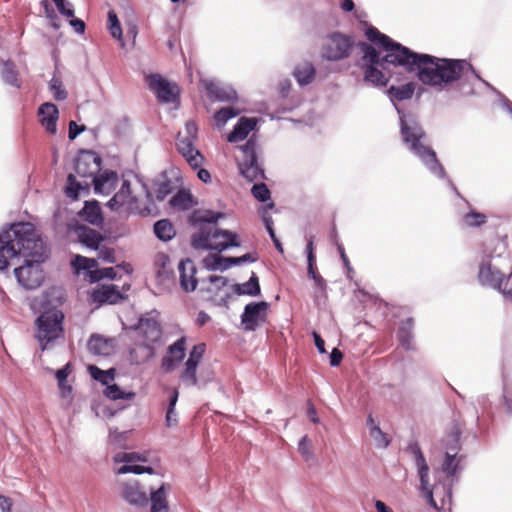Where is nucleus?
Returning a JSON list of instances; mask_svg holds the SVG:
<instances>
[{
    "mask_svg": "<svg viewBox=\"0 0 512 512\" xmlns=\"http://www.w3.org/2000/svg\"><path fill=\"white\" fill-rule=\"evenodd\" d=\"M0 271H7L9 260L22 256L24 264L14 269L21 287L34 290L41 286L45 275L41 263L45 257V245L29 222L13 223L0 233Z\"/></svg>",
    "mask_w": 512,
    "mask_h": 512,
    "instance_id": "f257e3e1",
    "label": "nucleus"
},
{
    "mask_svg": "<svg viewBox=\"0 0 512 512\" xmlns=\"http://www.w3.org/2000/svg\"><path fill=\"white\" fill-rule=\"evenodd\" d=\"M398 54L388 56L399 64L406 72L414 73L424 85L443 89L459 80L467 72H471L487 87L496 91L487 81L482 79L466 60L438 58L429 54L417 53L407 47H399Z\"/></svg>",
    "mask_w": 512,
    "mask_h": 512,
    "instance_id": "f03ea898",
    "label": "nucleus"
},
{
    "mask_svg": "<svg viewBox=\"0 0 512 512\" xmlns=\"http://www.w3.org/2000/svg\"><path fill=\"white\" fill-rule=\"evenodd\" d=\"M222 213L211 210H195L189 217V222L198 226V231L191 237V246L195 250H215L222 252L230 247H239L238 235L229 230L217 227V221Z\"/></svg>",
    "mask_w": 512,
    "mask_h": 512,
    "instance_id": "7ed1b4c3",
    "label": "nucleus"
},
{
    "mask_svg": "<svg viewBox=\"0 0 512 512\" xmlns=\"http://www.w3.org/2000/svg\"><path fill=\"white\" fill-rule=\"evenodd\" d=\"M400 118V133L404 144L416 155L429 171L438 178H445L446 172L438 161L435 151L426 144L427 137L421 125L412 117H407L396 106Z\"/></svg>",
    "mask_w": 512,
    "mask_h": 512,
    "instance_id": "20e7f679",
    "label": "nucleus"
},
{
    "mask_svg": "<svg viewBox=\"0 0 512 512\" xmlns=\"http://www.w3.org/2000/svg\"><path fill=\"white\" fill-rule=\"evenodd\" d=\"M409 453L413 455L420 479V490L428 504L439 511L452 501V489L450 485L436 483L431 486L429 483V467L422 450L417 441L409 442L407 446Z\"/></svg>",
    "mask_w": 512,
    "mask_h": 512,
    "instance_id": "39448f33",
    "label": "nucleus"
},
{
    "mask_svg": "<svg viewBox=\"0 0 512 512\" xmlns=\"http://www.w3.org/2000/svg\"><path fill=\"white\" fill-rule=\"evenodd\" d=\"M365 35L369 41L381 47L386 52V54L380 58L379 53L373 46L365 42H360L358 47L363 53V68L366 66L379 65L381 69L386 70L388 69L389 65L399 66V64L393 60V57L389 58L388 56L398 54V48L404 47L402 44L395 42L389 36L381 33L377 28L373 26L367 28Z\"/></svg>",
    "mask_w": 512,
    "mask_h": 512,
    "instance_id": "423d86ee",
    "label": "nucleus"
},
{
    "mask_svg": "<svg viewBox=\"0 0 512 512\" xmlns=\"http://www.w3.org/2000/svg\"><path fill=\"white\" fill-rule=\"evenodd\" d=\"M133 328L138 332L142 341L137 345V348L130 352L131 359L135 364L144 363L154 357V345L160 341L162 330L156 320L143 317Z\"/></svg>",
    "mask_w": 512,
    "mask_h": 512,
    "instance_id": "0eeeda50",
    "label": "nucleus"
},
{
    "mask_svg": "<svg viewBox=\"0 0 512 512\" xmlns=\"http://www.w3.org/2000/svg\"><path fill=\"white\" fill-rule=\"evenodd\" d=\"M64 314L58 309L44 311L37 317L35 337L41 350L50 349L55 341L63 337Z\"/></svg>",
    "mask_w": 512,
    "mask_h": 512,
    "instance_id": "6e6552de",
    "label": "nucleus"
},
{
    "mask_svg": "<svg viewBox=\"0 0 512 512\" xmlns=\"http://www.w3.org/2000/svg\"><path fill=\"white\" fill-rule=\"evenodd\" d=\"M239 149L242 152V157L238 160V168L241 175L250 182L264 180L265 172L258 162L257 141L254 135L244 145H241Z\"/></svg>",
    "mask_w": 512,
    "mask_h": 512,
    "instance_id": "1a4fd4ad",
    "label": "nucleus"
},
{
    "mask_svg": "<svg viewBox=\"0 0 512 512\" xmlns=\"http://www.w3.org/2000/svg\"><path fill=\"white\" fill-rule=\"evenodd\" d=\"M353 40L342 33L334 32L325 38L322 57L329 61H339L350 56Z\"/></svg>",
    "mask_w": 512,
    "mask_h": 512,
    "instance_id": "9d476101",
    "label": "nucleus"
},
{
    "mask_svg": "<svg viewBox=\"0 0 512 512\" xmlns=\"http://www.w3.org/2000/svg\"><path fill=\"white\" fill-rule=\"evenodd\" d=\"M491 255L483 258L479 267L478 279L482 285L490 286L497 289L505 297L512 299V291L503 288L502 285H507L508 279L505 278L504 274L495 266L491 264Z\"/></svg>",
    "mask_w": 512,
    "mask_h": 512,
    "instance_id": "9b49d317",
    "label": "nucleus"
},
{
    "mask_svg": "<svg viewBox=\"0 0 512 512\" xmlns=\"http://www.w3.org/2000/svg\"><path fill=\"white\" fill-rule=\"evenodd\" d=\"M149 89L152 90L162 103H175L179 99V88L168 82L160 74H150L147 77Z\"/></svg>",
    "mask_w": 512,
    "mask_h": 512,
    "instance_id": "f8f14e48",
    "label": "nucleus"
},
{
    "mask_svg": "<svg viewBox=\"0 0 512 512\" xmlns=\"http://www.w3.org/2000/svg\"><path fill=\"white\" fill-rule=\"evenodd\" d=\"M268 303L265 301L251 302L244 307L241 324L246 331H255L260 323L265 322Z\"/></svg>",
    "mask_w": 512,
    "mask_h": 512,
    "instance_id": "ddd939ff",
    "label": "nucleus"
},
{
    "mask_svg": "<svg viewBox=\"0 0 512 512\" xmlns=\"http://www.w3.org/2000/svg\"><path fill=\"white\" fill-rule=\"evenodd\" d=\"M257 259V256L252 253H246L240 257H224L219 254H212L206 257L204 262L210 270L225 271L232 266L254 263Z\"/></svg>",
    "mask_w": 512,
    "mask_h": 512,
    "instance_id": "4468645a",
    "label": "nucleus"
},
{
    "mask_svg": "<svg viewBox=\"0 0 512 512\" xmlns=\"http://www.w3.org/2000/svg\"><path fill=\"white\" fill-rule=\"evenodd\" d=\"M120 495L129 505L137 508H145L149 503L146 490L137 480L122 483Z\"/></svg>",
    "mask_w": 512,
    "mask_h": 512,
    "instance_id": "2eb2a0df",
    "label": "nucleus"
},
{
    "mask_svg": "<svg viewBox=\"0 0 512 512\" xmlns=\"http://www.w3.org/2000/svg\"><path fill=\"white\" fill-rule=\"evenodd\" d=\"M206 91L210 99L220 102H236L238 95L236 90L228 85L217 81H210L206 84Z\"/></svg>",
    "mask_w": 512,
    "mask_h": 512,
    "instance_id": "dca6fc26",
    "label": "nucleus"
},
{
    "mask_svg": "<svg viewBox=\"0 0 512 512\" xmlns=\"http://www.w3.org/2000/svg\"><path fill=\"white\" fill-rule=\"evenodd\" d=\"M101 159L95 153L87 152L77 158L75 162V172L80 177H95L100 171Z\"/></svg>",
    "mask_w": 512,
    "mask_h": 512,
    "instance_id": "f3484780",
    "label": "nucleus"
},
{
    "mask_svg": "<svg viewBox=\"0 0 512 512\" xmlns=\"http://www.w3.org/2000/svg\"><path fill=\"white\" fill-rule=\"evenodd\" d=\"M180 286L186 292H192L196 289L198 280L196 278L197 269L191 259L180 261L178 265Z\"/></svg>",
    "mask_w": 512,
    "mask_h": 512,
    "instance_id": "a211bd4d",
    "label": "nucleus"
},
{
    "mask_svg": "<svg viewBox=\"0 0 512 512\" xmlns=\"http://www.w3.org/2000/svg\"><path fill=\"white\" fill-rule=\"evenodd\" d=\"M186 338L181 337L168 347L167 355L162 359V368L165 371H171L177 363H180L185 357Z\"/></svg>",
    "mask_w": 512,
    "mask_h": 512,
    "instance_id": "6ab92c4d",
    "label": "nucleus"
},
{
    "mask_svg": "<svg viewBox=\"0 0 512 512\" xmlns=\"http://www.w3.org/2000/svg\"><path fill=\"white\" fill-rule=\"evenodd\" d=\"M39 121L46 131L52 135L57 132L58 108L51 102H46L38 108Z\"/></svg>",
    "mask_w": 512,
    "mask_h": 512,
    "instance_id": "aec40b11",
    "label": "nucleus"
},
{
    "mask_svg": "<svg viewBox=\"0 0 512 512\" xmlns=\"http://www.w3.org/2000/svg\"><path fill=\"white\" fill-rule=\"evenodd\" d=\"M75 234L81 244L94 250L99 249L100 243L104 240L98 231L84 225L77 226Z\"/></svg>",
    "mask_w": 512,
    "mask_h": 512,
    "instance_id": "412c9836",
    "label": "nucleus"
},
{
    "mask_svg": "<svg viewBox=\"0 0 512 512\" xmlns=\"http://www.w3.org/2000/svg\"><path fill=\"white\" fill-rule=\"evenodd\" d=\"M257 120L255 118H246L241 117L233 130L228 135V141L231 143H236L244 140L247 135L254 130L256 126Z\"/></svg>",
    "mask_w": 512,
    "mask_h": 512,
    "instance_id": "4be33fe9",
    "label": "nucleus"
},
{
    "mask_svg": "<svg viewBox=\"0 0 512 512\" xmlns=\"http://www.w3.org/2000/svg\"><path fill=\"white\" fill-rule=\"evenodd\" d=\"M117 180L118 175L115 171H105L93 178L94 190L96 193L109 194L114 189Z\"/></svg>",
    "mask_w": 512,
    "mask_h": 512,
    "instance_id": "5701e85b",
    "label": "nucleus"
},
{
    "mask_svg": "<svg viewBox=\"0 0 512 512\" xmlns=\"http://www.w3.org/2000/svg\"><path fill=\"white\" fill-rule=\"evenodd\" d=\"M167 487L166 484H162L158 489L150 490V512H169Z\"/></svg>",
    "mask_w": 512,
    "mask_h": 512,
    "instance_id": "b1692460",
    "label": "nucleus"
},
{
    "mask_svg": "<svg viewBox=\"0 0 512 512\" xmlns=\"http://www.w3.org/2000/svg\"><path fill=\"white\" fill-rule=\"evenodd\" d=\"M78 215L82 220L92 225H100L103 221L101 208L97 201H86Z\"/></svg>",
    "mask_w": 512,
    "mask_h": 512,
    "instance_id": "393cba45",
    "label": "nucleus"
},
{
    "mask_svg": "<svg viewBox=\"0 0 512 512\" xmlns=\"http://www.w3.org/2000/svg\"><path fill=\"white\" fill-rule=\"evenodd\" d=\"M414 321L413 318H407L406 320L400 323L399 329L397 331V339L400 345L405 350L413 349V330Z\"/></svg>",
    "mask_w": 512,
    "mask_h": 512,
    "instance_id": "a878e982",
    "label": "nucleus"
},
{
    "mask_svg": "<svg viewBox=\"0 0 512 512\" xmlns=\"http://www.w3.org/2000/svg\"><path fill=\"white\" fill-rule=\"evenodd\" d=\"M315 74V67L310 62L298 64L293 71V75L300 86L310 84L314 80Z\"/></svg>",
    "mask_w": 512,
    "mask_h": 512,
    "instance_id": "bb28decb",
    "label": "nucleus"
},
{
    "mask_svg": "<svg viewBox=\"0 0 512 512\" xmlns=\"http://www.w3.org/2000/svg\"><path fill=\"white\" fill-rule=\"evenodd\" d=\"M233 291L237 295H248V296H258L261 293L259 279L257 275L252 272L250 279L242 284H234Z\"/></svg>",
    "mask_w": 512,
    "mask_h": 512,
    "instance_id": "cd10ccee",
    "label": "nucleus"
},
{
    "mask_svg": "<svg viewBox=\"0 0 512 512\" xmlns=\"http://www.w3.org/2000/svg\"><path fill=\"white\" fill-rule=\"evenodd\" d=\"M415 91V84L413 82L406 83L401 86H391L387 90V94L392 102L404 101L410 99Z\"/></svg>",
    "mask_w": 512,
    "mask_h": 512,
    "instance_id": "c85d7f7f",
    "label": "nucleus"
},
{
    "mask_svg": "<svg viewBox=\"0 0 512 512\" xmlns=\"http://www.w3.org/2000/svg\"><path fill=\"white\" fill-rule=\"evenodd\" d=\"M130 195V182L128 180H124L119 191L108 201L107 206L112 210H118L128 202Z\"/></svg>",
    "mask_w": 512,
    "mask_h": 512,
    "instance_id": "c756f323",
    "label": "nucleus"
},
{
    "mask_svg": "<svg viewBox=\"0 0 512 512\" xmlns=\"http://www.w3.org/2000/svg\"><path fill=\"white\" fill-rule=\"evenodd\" d=\"M94 298L101 303L115 304L122 296L115 285H104L95 292Z\"/></svg>",
    "mask_w": 512,
    "mask_h": 512,
    "instance_id": "7c9ffc66",
    "label": "nucleus"
},
{
    "mask_svg": "<svg viewBox=\"0 0 512 512\" xmlns=\"http://www.w3.org/2000/svg\"><path fill=\"white\" fill-rule=\"evenodd\" d=\"M0 64L2 65V70H1L2 80L8 85L19 88L20 82L18 79V72L15 69L14 63L10 60H7V61L0 60Z\"/></svg>",
    "mask_w": 512,
    "mask_h": 512,
    "instance_id": "2f4dec72",
    "label": "nucleus"
},
{
    "mask_svg": "<svg viewBox=\"0 0 512 512\" xmlns=\"http://www.w3.org/2000/svg\"><path fill=\"white\" fill-rule=\"evenodd\" d=\"M156 237L164 242L170 241L176 234L174 226L168 219H161L154 224Z\"/></svg>",
    "mask_w": 512,
    "mask_h": 512,
    "instance_id": "473e14b6",
    "label": "nucleus"
},
{
    "mask_svg": "<svg viewBox=\"0 0 512 512\" xmlns=\"http://www.w3.org/2000/svg\"><path fill=\"white\" fill-rule=\"evenodd\" d=\"M379 68V65L366 66L364 68V80L375 86H386L388 79Z\"/></svg>",
    "mask_w": 512,
    "mask_h": 512,
    "instance_id": "72a5a7b5",
    "label": "nucleus"
},
{
    "mask_svg": "<svg viewBox=\"0 0 512 512\" xmlns=\"http://www.w3.org/2000/svg\"><path fill=\"white\" fill-rule=\"evenodd\" d=\"M170 205L179 210H188L193 205V198L190 192L179 190L171 199Z\"/></svg>",
    "mask_w": 512,
    "mask_h": 512,
    "instance_id": "f704fd0d",
    "label": "nucleus"
},
{
    "mask_svg": "<svg viewBox=\"0 0 512 512\" xmlns=\"http://www.w3.org/2000/svg\"><path fill=\"white\" fill-rule=\"evenodd\" d=\"M88 351L94 355H107L108 343L100 335H92L87 343Z\"/></svg>",
    "mask_w": 512,
    "mask_h": 512,
    "instance_id": "c9c22d12",
    "label": "nucleus"
},
{
    "mask_svg": "<svg viewBox=\"0 0 512 512\" xmlns=\"http://www.w3.org/2000/svg\"><path fill=\"white\" fill-rule=\"evenodd\" d=\"M198 364L192 361H186L184 365V369L181 372L180 379L187 386H196L198 384V379L196 376Z\"/></svg>",
    "mask_w": 512,
    "mask_h": 512,
    "instance_id": "e433bc0d",
    "label": "nucleus"
},
{
    "mask_svg": "<svg viewBox=\"0 0 512 512\" xmlns=\"http://www.w3.org/2000/svg\"><path fill=\"white\" fill-rule=\"evenodd\" d=\"M104 395L111 400H133L135 398L134 392H125L118 385L110 384L104 390Z\"/></svg>",
    "mask_w": 512,
    "mask_h": 512,
    "instance_id": "4c0bfd02",
    "label": "nucleus"
},
{
    "mask_svg": "<svg viewBox=\"0 0 512 512\" xmlns=\"http://www.w3.org/2000/svg\"><path fill=\"white\" fill-rule=\"evenodd\" d=\"M306 254H307V264H308V275L313 279L319 274L316 272V257L314 254V243H313V237L310 236L307 238V245H306Z\"/></svg>",
    "mask_w": 512,
    "mask_h": 512,
    "instance_id": "58836bf2",
    "label": "nucleus"
},
{
    "mask_svg": "<svg viewBox=\"0 0 512 512\" xmlns=\"http://www.w3.org/2000/svg\"><path fill=\"white\" fill-rule=\"evenodd\" d=\"M89 371H90L91 376L95 380L99 381L103 385H106V387L108 385H110L109 383L111 381L114 380V369H109V370L105 371V370H101L100 368L92 365L89 367Z\"/></svg>",
    "mask_w": 512,
    "mask_h": 512,
    "instance_id": "ea45409f",
    "label": "nucleus"
},
{
    "mask_svg": "<svg viewBox=\"0 0 512 512\" xmlns=\"http://www.w3.org/2000/svg\"><path fill=\"white\" fill-rule=\"evenodd\" d=\"M153 187L156 199L158 201L164 200L173 190L172 182L167 178L160 181H155Z\"/></svg>",
    "mask_w": 512,
    "mask_h": 512,
    "instance_id": "a19ab883",
    "label": "nucleus"
},
{
    "mask_svg": "<svg viewBox=\"0 0 512 512\" xmlns=\"http://www.w3.org/2000/svg\"><path fill=\"white\" fill-rule=\"evenodd\" d=\"M240 111L234 107H224L214 114V120L218 126H224L228 120L238 116Z\"/></svg>",
    "mask_w": 512,
    "mask_h": 512,
    "instance_id": "79ce46f5",
    "label": "nucleus"
},
{
    "mask_svg": "<svg viewBox=\"0 0 512 512\" xmlns=\"http://www.w3.org/2000/svg\"><path fill=\"white\" fill-rule=\"evenodd\" d=\"M49 89L55 100L62 101L67 98V91L60 78L53 76L49 82Z\"/></svg>",
    "mask_w": 512,
    "mask_h": 512,
    "instance_id": "37998d69",
    "label": "nucleus"
},
{
    "mask_svg": "<svg viewBox=\"0 0 512 512\" xmlns=\"http://www.w3.org/2000/svg\"><path fill=\"white\" fill-rule=\"evenodd\" d=\"M108 30L113 38L122 40V28L114 11L108 12Z\"/></svg>",
    "mask_w": 512,
    "mask_h": 512,
    "instance_id": "c03bdc74",
    "label": "nucleus"
},
{
    "mask_svg": "<svg viewBox=\"0 0 512 512\" xmlns=\"http://www.w3.org/2000/svg\"><path fill=\"white\" fill-rule=\"evenodd\" d=\"M118 474H127V473H133V474H143V473H148V474H153L154 473V469L150 466H142V465H137L135 463H130V464H124L123 466H121L118 471H117Z\"/></svg>",
    "mask_w": 512,
    "mask_h": 512,
    "instance_id": "a18cd8bd",
    "label": "nucleus"
},
{
    "mask_svg": "<svg viewBox=\"0 0 512 512\" xmlns=\"http://www.w3.org/2000/svg\"><path fill=\"white\" fill-rule=\"evenodd\" d=\"M456 452H446L445 458L442 464V471L446 473L448 477H453L456 474L458 464L455 461Z\"/></svg>",
    "mask_w": 512,
    "mask_h": 512,
    "instance_id": "49530a36",
    "label": "nucleus"
},
{
    "mask_svg": "<svg viewBox=\"0 0 512 512\" xmlns=\"http://www.w3.org/2000/svg\"><path fill=\"white\" fill-rule=\"evenodd\" d=\"M463 221L468 227H479L486 223L487 217L483 213L471 211L464 216Z\"/></svg>",
    "mask_w": 512,
    "mask_h": 512,
    "instance_id": "de8ad7c7",
    "label": "nucleus"
},
{
    "mask_svg": "<svg viewBox=\"0 0 512 512\" xmlns=\"http://www.w3.org/2000/svg\"><path fill=\"white\" fill-rule=\"evenodd\" d=\"M147 456L137 452H123L115 456V461L125 462L126 464L135 462H147Z\"/></svg>",
    "mask_w": 512,
    "mask_h": 512,
    "instance_id": "09e8293b",
    "label": "nucleus"
},
{
    "mask_svg": "<svg viewBox=\"0 0 512 512\" xmlns=\"http://www.w3.org/2000/svg\"><path fill=\"white\" fill-rule=\"evenodd\" d=\"M370 436L379 448H386L390 444L386 433H384L379 425H373L370 429Z\"/></svg>",
    "mask_w": 512,
    "mask_h": 512,
    "instance_id": "8fccbe9b",
    "label": "nucleus"
},
{
    "mask_svg": "<svg viewBox=\"0 0 512 512\" xmlns=\"http://www.w3.org/2000/svg\"><path fill=\"white\" fill-rule=\"evenodd\" d=\"M181 155L186 159L187 163L194 169L200 168L204 160L202 154L196 148L189 150V152H184Z\"/></svg>",
    "mask_w": 512,
    "mask_h": 512,
    "instance_id": "3c124183",
    "label": "nucleus"
},
{
    "mask_svg": "<svg viewBox=\"0 0 512 512\" xmlns=\"http://www.w3.org/2000/svg\"><path fill=\"white\" fill-rule=\"evenodd\" d=\"M90 278L92 282L100 281L105 278L113 280L116 278V271L113 267L97 269L91 272Z\"/></svg>",
    "mask_w": 512,
    "mask_h": 512,
    "instance_id": "603ef678",
    "label": "nucleus"
},
{
    "mask_svg": "<svg viewBox=\"0 0 512 512\" xmlns=\"http://www.w3.org/2000/svg\"><path fill=\"white\" fill-rule=\"evenodd\" d=\"M298 451L306 462L313 461L314 455L311 452V441L307 435H304L298 443Z\"/></svg>",
    "mask_w": 512,
    "mask_h": 512,
    "instance_id": "864d4df0",
    "label": "nucleus"
},
{
    "mask_svg": "<svg viewBox=\"0 0 512 512\" xmlns=\"http://www.w3.org/2000/svg\"><path fill=\"white\" fill-rule=\"evenodd\" d=\"M252 195L260 202H266L270 199V191L266 184H254L252 187Z\"/></svg>",
    "mask_w": 512,
    "mask_h": 512,
    "instance_id": "5fc2aeb1",
    "label": "nucleus"
},
{
    "mask_svg": "<svg viewBox=\"0 0 512 512\" xmlns=\"http://www.w3.org/2000/svg\"><path fill=\"white\" fill-rule=\"evenodd\" d=\"M80 189L81 185L76 181V177L73 174H69L67 177V186L65 190L66 195L70 198L76 199Z\"/></svg>",
    "mask_w": 512,
    "mask_h": 512,
    "instance_id": "6e6d98bb",
    "label": "nucleus"
},
{
    "mask_svg": "<svg viewBox=\"0 0 512 512\" xmlns=\"http://www.w3.org/2000/svg\"><path fill=\"white\" fill-rule=\"evenodd\" d=\"M57 7L59 13L65 17H74V9L72 3L67 0H52Z\"/></svg>",
    "mask_w": 512,
    "mask_h": 512,
    "instance_id": "4d7b16f0",
    "label": "nucleus"
},
{
    "mask_svg": "<svg viewBox=\"0 0 512 512\" xmlns=\"http://www.w3.org/2000/svg\"><path fill=\"white\" fill-rule=\"evenodd\" d=\"M205 352V344L199 343L197 345H194L192 350L189 353V357L187 361L195 362V364H199L201 361L203 354Z\"/></svg>",
    "mask_w": 512,
    "mask_h": 512,
    "instance_id": "13d9d810",
    "label": "nucleus"
},
{
    "mask_svg": "<svg viewBox=\"0 0 512 512\" xmlns=\"http://www.w3.org/2000/svg\"><path fill=\"white\" fill-rule=\"evenodd\" d=\"M99 252H98V258L105 261V262H108V263H114L115 262V251L114 249L112 248H108V247H99V249H97Z\"/></svg>",
    "mask_w": 512,
    "mask_h": 512,
    "instance_id": "bf43d9fd",
    "label": "nucleus"
},
{
    "mask_svg": "<svg viewBox=\"0 0 512 512\" xmlns=\"http://www.w3.org/2000/svg\"><path fill=\"white\" fill-rule=\"evenodd\" d=\"M194 141L192 138H183L179 137L177 140V149L180 154H183L184 152H189V150L195 148L194 147Z\"/></svg>",
    "mask_w": 512,
    "mask_h": 512,
    "instance_id": "052dcab7",
    "label": "nucleus"
},
{
    "mask_svg": "<svg viewBox=\"0 0 512 512\" xmlns=\"http://www.w3.org/2000/svg\"><path fill=\"white\" fill-rule=\"evenodd\" d=\"M85 130L84 125H77L75 121L69 122V131H68V138L70 140H74L80 133H82Z\"/></svg>",
    "mask_w": 512,
    "mask_h": 512,
    "instance_id": "680f3d73",
    "label": "nucleus"
},
{
    "mask_svg": "<svg viewBox=\"0 0 512 512\" xmlns=\"http://www.w3.org/2000/svg\"><path fill=\"white\" fill-rule=\"evenodd\" d=\"M70 373H71V366L69 363H67L61 369L57 370L55 375H56L58 384L66 383L67 377L69 376Z\"/></svg>",
    "mask_w": 512,
    "mask_h": 512,
    "instance_id": "e2e57ef3",
    "label": "nucleus"
},
{
    "mask_svg": "<svg viewBox=\"0 0 512 512\" xmlns=\"http://www.w3.org/2000/svg\"><path fill=\"white\" fill-rule=\"evenodd\" d=\"M76 261L78 263V268L82 270L90 269L96 265V260L83 256H77Z\"/></svg>",
    "mask_w": 512,
    "mask_h": 512,
    "instance_id": "0e129e2a",
    "label": "nucleus"
},
{
    "mask_svg": "<svg viewBox=\"0 0 512 512\" xmlns=\"http://www.w3.org/2000/svg\"><path fill=\"white\" fill-rule=\"evenodd\" d=\"M165 421L167 427L175 426L178 423L177 412L175 408L167 409Z\"/></svg>",
    "mask_w": 512,
    "mask_h": 512,
    "instance_id": "69168bd1",
    "label": "nucleus"
},
{
    "mask_svg": "<svg viewBox=\"0 0 512 512\" xmlns=\"http://www.w3.org/2000/svg\"><path fill=\"white\" fill-rule=\"evenodd\" d=\"M185 130H186V136L184 138H192L193 140H196L197 125L195 122H193V121L186 122Z\"/></svg>",
    "mask_w": 512,
    "mask_h": 512,
    "instance_id": "338daca9",
    "label": "nucleus"
},
{
    "mask_svg": "<svg viewBox=\"0 0 512 512\" xmlns=\"http://www.w3.org/2000/svg\"><path fill=\"white\" fill-rule=\"evenodd\" d=\"M69 24L71 25V27H73L76 33L83 34L85 32V23L83 20L72 17Z\"/></svg>",
    "mask_w": 512,
    "mask_h": 512,
    "instance_id": "774afa93",
    "label": "nucleus"
}]
</instances>
